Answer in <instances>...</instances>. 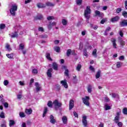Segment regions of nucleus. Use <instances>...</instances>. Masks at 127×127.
<instances>
[{"label": "nucleus", "instance_id": "obj_56", "mask_svg": "<svg viewBox=\"0 0 127 127\" xmlns=\"http://www.w3.org/2000/svg\"><path fill=\"white\" fill-rule=\"evenodd\" d=\"M48 20H52V19H54V16H49L47 17Z\"/></svg>", "mask_w": 127, "mask_h": 127}, {"label": "nucleus", "instance_id": "obj_16", "mask_svg": "<svg viewBox=\"0 0 127 127\" xmlns=\"http://www.w3.org/2000/svg\"><path fill=\"white\" fill-rule=\"evenodd\" d=\"M53 68L54 70H55V71H58V65L57 64V63H53Z\"/></svg>", "mask_w": 127, "mask_h": 127}, {"label": "nucleus", "instance_id": "obj_18", "mask_svg": "<svg viewBox=\"0 0 127 127\" xmlns=\"http://www.w3.org/2000/svg\"><path fill=\"white\" fill-rule=\"evenodd\" d=\"M37 7L39 8H43V7H46V5L45 4H43L42 3H38L37 4Z\"/></svg>", "mask_w": 127, "mask_h": 127}, {"label": "nucleus", "instance_id": "obj_36", "mask_svg": "<svg viewBox=\"0 0 127 127\" xmlns=\"http://www.w3.org/2000/svg\"><path fill=\"white\" fill-rule=\"evenodd\" d=\"M84 17L86 18V22H87V23H90V18H91V16H84Z\"/></svg>", "mask_w": 127, "mask_h": 127}, {"label": "nucleus", "instance_id": "obj_62", "mask_svg": "<svg viewBox=\"0 0 127 127\" xmlns=\"http://www.w3.org/2000/svg\"><path fill=\"white\" fill-rule=\"evenodd\" d=\"M104 100L105 102H106L107 103L110 102V99H109L108 97H105Z\"/></svg>", "mask_w": 127, "mask_h": 127}, {"label": "nucleus", "instance_id": "obj_64", "mask_svg": "<svg viewBox=\"0 0 127 127\" xmlns=\"http://www.w3.org/2000/svg\"><path fill=\"white\" fill-rule=\"evenodd\" d=\"M71 55L75 56L76 55V52H75V50L71 51Z\"/></svg>", "mask_w": 127, "mask_h": 127}, {"label": "nucleus", "instance_id": "obj_6", "mask_svg": "<svg viewBox=\"0 0 127 127\" xmlns=\"http://www.w3.org/2000/svg\"><path fill=\"white\" fill-rule=\"evenodd\" d=\"M62 69L63 70H65L64 74L67 77H68L69 76V70H68V69H67V66L63 65Z\"/></svg>", "mask_w": 127, "mask_h": 127}, {"label": "nucleus", "instance_id": "obj_52", "mask_svg": "<svg viewBox=\"0 0 127 127\" xmlns=\"http://www.w3.org/2000/svg\"><path fill=\"white\" fill-rule=\"evenodd\" d=\"M9 82H8V80H4V81H3V85H4V86H7V85H8V84H9Z\"/></svg>", "mask_w": 127, "mask_h": 127}, {"label": "nucleus", "instance_id": "obj_57", "mask_svg": "<svg viewBox=\"0 0 127 127\" xmlns=\"http://www.w3.org/2000/svg\"><path fill=\"white\" fill-rule=\"evenodd\" d=\"M38 31H40L41 32H43V31H44V29H43V28L42 27H39L38 28Z\"/></svg>", "mask_w": 127, "mask_h": 127}, {"label": "nucleus", "instance_id": "obj_24", "mask_svg": "<svg viewBox=\"0 0 127 127\" xmlns=\"http://www.w3.org/2000/svg\"><path fill=\"white\" fill-rule=\"evenodd\" d=\"M54 49L55 51L57 52V53H59V52L61 51L60 47L58 46L55 47Z\"/></svg>", "mask_w": 127, "mask_h": 127}, {"label": "nucleus", "instance_id": "obj_37", "mask_svg": "<svg viewBox=\"0 0 127 127\" xmlns=\"http://www.w3.org/2000/svg\"><path fill=\"white\" fill-rule=\"evenodd\" d=\"M46 5L48 6H54L55 5V4L52 3V2H47L46 3Z\"/></svg>", "mask_w": 127, "mask_h": 127}, {"label": "nucleus", "instance_id": "obj_14", "mask_svg": "<svg viewBox=\"0 0 127 127\" xmlns=\"http://www.w3.org/2000/svg\"><path fill=\"white\" fill-rule=\"evenodd\" d=\"M74 108V100H70L69 101V110H71Z\"/></svg>", "mask_w": 127, "mask_h": 127}, {"label": "nucleus", "instance_id": "obj_1", "mask_svg": "<svg viewBox=\"0 0 127 127\" xmlns=\"http://www.w3.org/2000/svg\"><path fill=\"white\" fill-rule=\"evenodd\" d=\"M10 13L12 16H14L15 15V11L17 10V5L15 3L11 2L10 4Z\"/></svg>", "mask_w": 127, "mask_h": 127}, {"label": "nucleus", "instance_id": "obj_23", "mask_svg": "<svg viewBox=\"0 0 127 127\" xmlns=\"http://www.w3.org/2000/svg\"><path fill=\"white\" fill-rule=\"evenodd\" d=\"M47 112H48V108H47V107H45L44 110V113L43 114V118H44V117L46 116V114H47Z\"/></svg>", "mask_w": 127, "mask_h": 127}, {"label": "nucleus", "instance_id": "obj_34", "mask_svg": "<svg viewBox=\"0 0 127 127\" xmlns=\"http://www.w3.org/2000/svg\"><path fill=\"white\" fill-rule=\"evenodd\" d=\"M71 49H68L66 51V56L67 57H69V56H70V55H71Z\"/></svg>", "mask_w": 127, "mask_h": 127}, {"label": "nucleus", "instance_id": "obj_51", "mask_svg": "<svg viewBox=\"0 0 127 127\" xmlns=\"http://www.w3.org/2000/svg\"><path fill=\"white\" fill-rule=\"evenodd\" d=\"M62 22L63 25H66V24H67V21L66 20H65V19H62Z\"/></svg>", "mask_w": 127, "mask_h": 127}, {"label": "nucleus", "instance_id": "obj_54", "mask_svg": "<svg viewBox=\"0 0 127 127\" xmlns=\"http://www.w3.org/2000/svg\"><path fill=\"white\" fill-rule=\"evenodd\" d=\"M52 27H53V26L52 25V24L51 22H50V23L49 24V25H48V28L49 29H51V28H52Z\"/></svg>", "mask_w": 127, "mask_h": 127}, {"label": "nucleus", "instance_id": "obj_40", "mask_svg": "<svg viewBox=\"0 0 127 127\" xmlns=\"http://www.w3.org/2000/svg\"><path fill=\"white\" fill-rule=\"evenodd\" d=\"M105 111H109V110H111V106H109L108 104H106L105 105Z\"/></svg>", "mask_w": 127, "mask_h": 127}, {"label": "nucleus", "instance_id": "obj_60", "mask_svg": "<svg viewBox=\"0 0 127 127\" xmlns=\"http://www.w3.org/2000/svg\"><path fill=\"white\" fill-rule=\"evenodd\" d=\"M122 64V63L121 62H117V64H116L117 68H120L121 67V64Z\"/></svg>", "mask_w": 127, "mask_h": 127}, {"label": "nucleus", "instance_id": "obj_59", "mask_svg": "<svg viewBox=\"0 0 127 127\" xmlns=\"http://www.w3.org/2000/svg\"><path fill=\"white\" fill-rule=\"evenodd\" d=\"M89 69L92 72H95V68L92 65H90Z\"/></svg>", "mask_w": 127, "mask_h": 127}, {"label": "nucleus", "instance_id": "obj_63", "mask_svg": "<svg viewBox=\"0 0 127 127\" xmlns=\"http://www.w3.org/2000/svg\"><path fill=\"white\" fill-rule=\"evenodd\" d=\"M3 105H4V108H8V103L5 102Z\"/></svg>", "mask_w": 127, "mask_h": 127}, {"label": "nucleus", "instance_id": "obj_44", "mask_svg": "<svg viewBox=\"0 0 127 127\" xmlns=\"http://www.w3.org/2000/svg\"><path fill=\"white\" fill-rule=\"evenodd\" d=\"M81 68H82V65L78 64L76 66L77 71H80V70H81Z\"/></svg>", "mask_w": 127, "mask_h": 127}, {"label": "nucleus", "instance_id": "obj_15", "mask_svg": "<svg viewBox=\"0 0 127 127\" xmlns=\"http://www.w3.org/2000/svg\"><path fill=\"white\" fill-rule=\"evenodd\" d=\"M112 43H113V48H115V49H117V43H116V41H117V40L115 39H111V40Z\"/></svg>", "mask_w": 127, "mask_h": 127}, {"label": "nucleus", "instance_id": "obj_17", "mask_svg": "<svg viewBox=\"0 0 127 127\" xmlns=\"http://www.w3.org/2000/svg\"><path fill=\"white\" fill-rule=\"evenodd\" d=\"M93 86L94 85H88L87 87V92H88V93H92V89H93Z\"/></svg>", "mask_w": 127, "mask_h": 127}, {"label": "nucleus", "instance_id": "obj_61", "mask_svg": "<svg viewBox=\"0 0 127 127\" xmlns=\"http://www.w3.org/2000/svg\"><path fill=\"white\" fill-rule=\"evenodd\" d=\"M118 127H123V123L122 122H118V123H117Z\"/></svg>", "mask_w": 127, "mask_h": 127}, {"label": "nucleus", "instance_id": "obj_31", "mask_svg": "<svg viewBox=\"0 0 127 127\" xmlns=\"http://www.w3.org/2000/svg\"><path fill=\"white\" fill-rule=\"evenodd\" d=\"M6 56L7 57V58H9V59H13V54H7Z\"/></svg>", "mask_w": 127, "mask_h": 127}, {"label": "nucleus", "instance_id": "obj_25", "mask_svg": "<svg viewBox=\"0 0 127 127\" xmlns=\"http://www.w3.org/2000/svg\"><path fill=\"white\" fill-rule=\"evenodd\" d=\"M17 32H18L15 31L14 32V33H12V35L11 36V37L12 38H14L15 37H18V34H17Z\"/></svg>", "mask_w": 127, "mask_h": 127}, {"label": "nucleus", "instance_id": "obj_3", "mask_svg": "<svg viewBox=\"0 0 127 127\" xmlns=\"http://www.w3.org/2000/svg\"><path fill=\"white\" fill-rule=\"evenodd\" d=\"M82 101L84 105L87 107H90V102H89V101H90V97L85 96V97L82 98Z\"/></svg>", "mask_w": 127, "mask_h": 127}, {"label": "nucleus", "instance_id": "obj_33", "mask_svg": "<svg viewBox=\"0 0 127 127\" xmlns=\"http://www.w3.org/2000/svg\"><path fill=\"white\" fill-rule=\"evenodd\" d=\"M107 21H108V18H104L101 20L100 23L101 24H104V23H105V22H107Z\"/></svg>", "mask_w": 127, "mask_h": 127}, {"label": "nucleus", "instance_id": "obj_50", "mask_svg": "<svg viewBox=\"0 0 127 127\" xmlns=\"http://www.w3.org/2000/svg\"><path fill=\"white\" fill-rule=\"evenodd\" d=\"M19 116L20 117V118H24L25 117V115L24 114V113H23V112H20Z\"/></svg>", "mask_w": 127, "mask_h": 127}, {"label": "nucleus", "instance_id": "obj_22", "mask_svg": "<svg viewBox=\"0 0 127 127\" xmlns=\"http://www.w3.org/2000/svg\"><path fill=\"white\" fill-rule=\"evenodd\" d=\"M43 18V15H42V14H39L36 16V17L35 18V19L37 20H40V19H42Z\"/></svg>", "mask_w": 127, "mask_h": 127}, {"label": "nucleus", "instance_id": "obj_38", "mask_svg": "<svg viewBox=\"0 0 127 127\" xmlns=\"http://www.w3.org/2000/svg\"><path fill=\"white\" fill-rule=\"evenodd\" d=\"M6 49L8 50V51H11V48H10V46L8 45V44H7L5 46Z\"/></svg>", "mask_w": 127, "mask_h": 127}, {"label": "nucleus", "instance_id": "obj_12", "mask_svg": "<svg viewBox=\"0 0 127 127\" xmlns=\"http://www.w3.org/2000/svg\"><path fill=\"white\" fill-rule=\"evenodd\" d=\"M120 19V16H116L114 17H112L111 18L110 21H111V22H117V21H119Z\"/></svg>", "mask_w": 127, "mask_h": 127}, {"label": "nucleus", "instance_id": "obj_39", "mask_svg": "<svg viewBox=\"0 0 127 127\" xmlns=\"http://www.w3.org/2000/svg\"><path fill=\"white\" fill-rule=\"evenodd\" d=\"M120 120V117L119 116H116L114 119V121H115V123L118 124L119 123Z\"/></svg>", "mask_w": 127, "mask_h": 127}, {"label": "nucleus", "instance_id": "obj_41", "mask_svg": "<svg viewBox=\"0 0 127 127\" xmlns=\"http://www.w3.org/2000/svg\"><path fill=\"white\" fill-rule=\"evenodd\" d=\"M39 37L40 38L46 39V38H47V37H48V35H47L46 34L41 35L39 36Z\"/></svg>", "mask_w": 127, "mask_h": 127}, {"label": "nucleus", "instance_id": "obj_19", "mask_svg": "<svg viewBox=\"0 0 127 127\" xmlns=\"http://www.w3.org/2000/svg\"><path fill=\"white\" fill-rule=\"evenodd\" d=\"M15 122H14V120H10L9 121V126L10 127H12L13 126H15Z\"/></svg>", "mask_w": 127, "mask_h": 127}, {"label": "nucleus", "instance_id": "obj_32", "mask_svg": "<svg viewBox=\"0 0 127 127\" xmlns=\"http://www.w3.org/2000/svg\"><path fill=\"white\" fill-rule=\"evenodd\" d=\"M96 79H99V77H101V70H98L95 75Z\"/></svg>", "mask_w": 127, "mask_h": 127}, {"label": "nucleus", "instance_id": "obj_11", "mask_svg": "<svg viewBox=\"0 0 127 127\" xmlns=\"http://www.w3.org/2000/svg\"><path fill=\"white\" fill-rule=\"evenodd\" d=\"M50 122L53 125H55V123H56V120L54 119V116H53V115H50Z\"/></svg>", "mask_w": 127, "mask_h": 127}, {"label": "nucleus", "instance_id": "obj_35", "mask_svg": "<svg viewBox=\"0 0 127 127\" xmlns=\"http://www.w3.org/2000/svg\"><path fill=\"white\" fill-rule=\"evenodd\" d=\"M92 55H93V56L95 57V58H97V49H95L94 50V51H93Z\"/></svg>", "mask_w": 127, "mask_h": 127}, {"label": "nucleus", "instance_id": "obj_21", "mask_svg": "<svg viewBox=\"0 0 127 127\" xmlns=\"http://www.w3.org/2000/svg\"><path fill=\"white\" fill-rule=\"evenodd\" d=\"M62 120L64 125H66V124H67V121H68V119H67V117L66 116L63 117Z\"/></svg>", "mask_w": 127, "mask_h": 127}, {"label": "nucleus", "instance_id": "obj_29", "mask_svg": "<svg viewBox=\"0 0 127 127\" xmlns=\"http://www.w3.org/2000/svg\"><path fill=\"white\" fill-rule=\"evenodd\" d=\"M90 27L91 28H93V29H94V30H97L98 29V26L95 25L94 26V25L92 24H89Z\"/></svg>", "mask_w": 127, "mask_h": 127}, {"label": "nucleus", "instance_id": "obj_43", "mask_svg": "<svg viewBox=\"0 0 127 127\" xmlns=\"http://www.w3.org/2000/svg\"><path fill=\"white\" fill-rule=\"evenodd\" d=\"M0 118L1 119H5V116H4V113H3V112H1V113L0 114Z\"/></svg>", "mask_w": 127, "mask_h": 127}, {"label": "nucleus", "instance_id": "obj_28", "mask_svg": "<svg viewBox=\"0 0 127 127\" xmlns=\"http://www.w3.org/2000/svg\"><path fill=\"white\" fill-rule=\"evenodd\" d=\"M25 113L26 114H27V115H31V113H32V110L31 109H26Z\"/></svg>", "mask_w": 127, "mask_h": 127}, {"label": "nucleus", "instance_id": "obj_30", "mask_svg": "<svg viewBox=\"0 0 127 127\" xmlns=\"http://www.w3.org/2000/svg\"><path fill=\"white\" fill-rule=\"evenodd\" d=\"M0 127H6V122L5 121L3 120L0 124Z\"/></svg>", "mask_w": 127, "mask_h": 127}, {"label": "nucleus", "instance_id": "obj_49", "mask_svg": "<svg viewBox=\"0 0 127 127\" xmlns=\"http://www.w3.org/2000/svg\"><path fill=\"white\" fill-rule=\"evenodd\" d=\"M5 28V24H1L0 25V29H4Z\"/></svg>", "mask_w": 127, "mask_h": 127}, {"label": "nucleus", "instance_id": "obj_26", "mask_svg": "<svg viewBox=\"0 0 127 127\" xmlns=\"http://www.w3.org/2000/svg\"><path fill=\"white\" fill-rule=\"evenodd\" d=\"M46 57L47 59L48 60H49L50 61H52V59L50 57V54L49 53H47Z\"/></svg>", "mask_w": 127, "mask_h": 127}, {"label": "nucleus", "instance_id": "obj_53", "mask_svg": "<svg viewBox=\"0 0 127 127\" xmlns=\"http://www.w3.org/2000/svg\"><path fill=\"white\" fill-rule=\"evenodd\" d=\"M121 11H122V8H118L116 9V13H120V12H121Z\"/></svg>", "mask_w": 127, "mask_h": 127}, {"label": "nucleus", "instance_id": "obj_46", "mask_svg": "<svg viewBox=\"0 0 127 127\" xmlns=\"http://www.w3.org/2000/svg\"><path fill=\"white\" fill-rule=\"evenodd\" d=\"M76 3L78 5H81L82 4V0H76Z\"/></svg>", "mask_w": 127, "mask_h": 127}, {"label": "nucleus", "instance_id": "obj_20", "mask_svg": "<svg viewBox=\"0 0 127 127\" xmlns=\"http://www.w3.org/2000/svg\"><path fill=\"white\" fill-rule=\"evenodd\" d=\"M112 98H116L118 101V100H120V96H119V95L117 93H113L112 94Z\"/></svg>", "mask_w": 127, "mask_h": 127}, {"label": "nucleus", "instance_id": "obj_58", "mask_svg": "<svg viewBox=\"0 0 127 127\" xmlns=\"http://www.w3.org/2000/svg\"><path fill=\"white\" fill-rule=\"evenodd\" d=\"M125 59V57L124 56H121L119 58V60L120 61H123Z\"/></svg>", "mask_w": 127, "mask_h": 127}, {"label": "nucleus", "instance_id": "obj_55", "mask_svg": "<svg viewBox=\"0 0 127 127\" xmlns=\"http://www.w3.org/2000/svg\"><path fill=\"white\" fill-rule=\"evenodd\" d=\"M32 72L33 74H37V73H38V70L36 69H33Z\"/></svg>", "mask_w": 127, "mask_h": 127}, {"label": "nucleus", "instance_id": "obj_45", "mask_svg": "<svg viewBox=\"0 0 127 127\" xmlns=\"http://www.w3.org/2000/svg\"><path fill=\"white\" fill-rule=\"evenodd\" d=\"M19 47L20 50H23L24 49V45L23 44H20Z\"/></svg>", "mask_w": 127, "mask_h": 127}, {"label": "nucleus", "instance_id": "obj_10", "mask_svg": "<svg viewBox=\"0 0 127 127\" xmlns=\"http://www.w3.org/2000/svg\"><path fill=\"white\" fill-rule=\"evenodd\" d=\"M120 25L121 27H125V26H127V20H123L120 22Z\"/></svg>", "mask_w": 127, "mask_h": 127}, {"label": "nucleus", "instance_id": "obj_7", "mask_svg": "<svg viewBox=\"0 0 127 127\" xmlns=\"http://www.w3.org/2000/svg\"><path fill=\"white\" fill-rule=\"evenodd\" d=\"M35 86L36 87V93H38V92L41 90V86L38 82H36L35 83Z\"/></svg>", "mask_w": 127, "mask_h": 127}, {"label": "nucleus", "instance_id": "obj_5", "mask_svg": "<svg viewBox=\"0 0 127 127\" xmlns=\"http://www.w3.org/2000/svg\"><path fill=\"white\" fill-rule=\"evenodd\" d=\"M82 122V124L84 127H88V122H87V117L86 116H83Z\"/></svg>", "mask_w": 127, "mask_h": 127}, {"label": "nucleus", "instance_id": "obj_8", "mask_svg": "<svg viewBox=\"0 0 127 127\" xmlns=\"http://www.w3.org/2000/svg\"><path fill=\"white\" fill-rule=\"evenodd\" d=\"M96 16H99V17H104V13L101 12L99 10H96L95 12Z\"/></svg>", "mask_w": 127, "mask_h": 127}, {"label": "nucleus", "instance_id": "obj_13", "mask_svg": "<svg viewBox=\"0 0 127 127\" xmlns=\"http://www.w3.org/2000/svg\"><path fill=\"white\" fill-rule=\"evenodd\" d=\"M52 71H53L52 68H50L48 69V71L47 72V75L49 78H51V77H52V73H51Z\"/></svg>", "mask_w": 127, "mask_h": 127}, {"label": "nucleus", "instance_id": "obj_27", "mask_svg": "<svg viewBox=\"0 0 127 127\" xmlns=\"http://www.w3.org/2000/svg\"><path fill=\"white\" fill-rule=\"evenodd\" d=\"M83 55H84V56H86V57H88V52L87 51V49L84 48L83 49Z\"/></svg>", "mask_w": 127, "mask_h": 127}, {"label": "nucleus", "instance_id": "obj_4", "mask_svg": "<svg viewBox=\"0 0 127 127\" xmlns=\"http://www.w3.org/2000/svg\"><path fill=\"white\" fill-rule=\"evenodd\" d=\"M91 13V8L90 6H87L86 9L84 11V16H91L89 15Z\"/></svg>", "mask_w": 127, "mask_h": 127}, {"label": "nucleus", "instance_id": "obj_2", "mask_svg": "<svg viewBox=\"0 0 127 127\" xmlns=\"http://www.w3.org/2000/svg\"><path fill=\"white\" fill-rule=\"evenodd\" d=\"M53 104L55 110L57 111L59 109V108H61V107H62V104H61V102H60L58 100H55L53 102Z\"/></svg>", "mask_w": 127, "mask_h": 127}, {"label": "nucleus", "instance_id": "obj_47", "mask_svg": "<svg viewBox=\"0 0 127 127\" xmlns=\"http://www.w3.org/2000/svg\"><path fill=\"white\" fill-rule=\"evenodd\" d=\"M48 106L49 107V108H52L53 105H52V101H49L48 103Z\"/></svg>", "mask_w": 127, "mask_h": 127}, {"label": "nucleus", "instance_id": "obj_9", "mask_svg": "<svg viewBox=\"0 0 127 127\" xmlns=\"http://www.w3.org/2000/svg\"><path fill=\"white\" fill-rule=\"evenodd\" d=\"M61 83L62 84V86L65 88V89L68 88V84H67V80L64 79V80H62L61 81Z\"/></svg>", "mask_w": 127, "mask_h": 127}, {"label": "nucleus", "instance_id": "obj_48", "mask_svg": "<svg viewBox=\"0 0 127 127\" xmlns=\"http://www.w3.org/2000/svg\"><path fill=\"white\" fill-rule=\"evenodd\" d=\"M124 115H127V108H124L123 110Z\"/></svg>", "mask_w": 127, "mask_h": 127}, {"label": "nucleus", "instance_id": "obj_42", "mask_svg": "<svg viewBox=\"0 0 127 127\" xmlns=\"http://www.w3.org/2000/svg\"><path fill=\"white\" fill-rule=\"evenodd\" d=\"M122 15L125 18H127V12L126 11H124L122 13Z\"/></svg>", "mask_w": 127, "mask_h": 127}]
</instances>
